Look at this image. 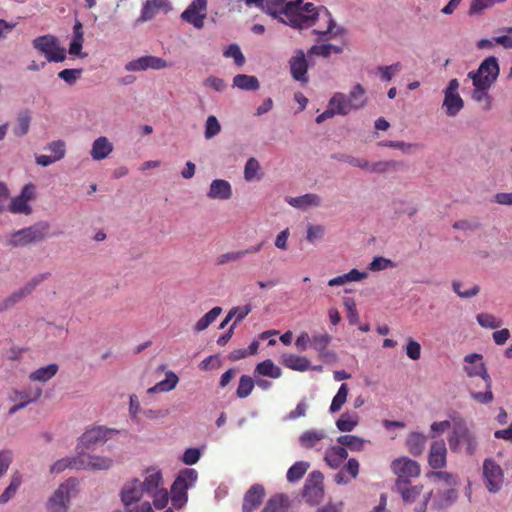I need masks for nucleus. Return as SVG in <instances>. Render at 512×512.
I'll return each mask as SVG.
<instances>
[{
	"label": "nucleus",
	"instance_id": "1",
	"mask_svg": "<svg viewBox=\"0 0 512 512\" xmlns=\"http://www.w3.org/2000/svg\"><path fill=\"white\" fill-rule=\"evenodd\" d=\"M261 9L277 19L279 22L295 29H307L314 26L319 19L326 23L325 29H314L313 34L318 35V41H324L342 35L345 31L333 29L336 24L332 14L325 6H315L304 0H263Z\"/></svg>",
	"mask_w": 512,
	"mask_h": 512
},
{
	"label": "nucleus",
	"instance_id": "2",
	"mask_svg": "<svg viewBox=\"0 0 512 512\" xmlns=\"http://www.w3.org/2000/svg\"><path fill=\"white\" fill-rule=\"evenodd\" d=\"M463 369L469 378L480 377L483 382L484 392H478L473 387V383L468 384L471 398L480 404H489L493 401L494 396L491 390L492 379L487 372V368L483 361V356L478 353L468 354L464 357Z\"/></svg>",
	"mask_w": 512,
	"mask_h": 512
},
{
	"label": "nucleus",
	"instance_id": "3",
	"mask_svg": "<svg viewBox=\"0 0 512 512\" xmlns=\"http://www.w3.org/2000/svg\"><path fill=\"white\" fill-rule=\"evenodd\" d=\"M330 104L337 107L338 115H347L352 110H358L366 104L365 89L361 84H356L349 95L335 93L330 99Z\"/></svg>",
	"mask_w": 512,
	"mask_h": 512
},
{
	"label": "nucleus",
	"instance_id": "4",
	"mask_svg": "<svg viewBox=\"0 0 512 512\" xmlns=\"http://www.w3.org/2000/svg\"><path fill=\"white\" fill-rule=\"evenodd\" d=\"M50 225L46 221H40L36 224L20 229L14 232L10 238V245L13 247H23L32 243L43 241L49 232Z\"/></svg>",
	"mask_w": 512,
	"mask_h": 512
},
{
	"label": "nucleus",
	"instance_id": "5",
	"mask_svg": "<svg viewBox=\"0 0 512 512\" xmlns=\"http://www.w3.org/2000/svg\"><path fill=\"white\" fill-rule=\"evenodd\" d=\"M197 480V472L194 469L183 470L171 486L172 505L180 509L187 502V490Z\"/></svg>",
	"mask_w": 512,
	"mask_h": 512
},
{
	"label": "nucleus",
	"instance_id": "6",
	"mask_svg": "<svg viewBox=\"0 0 512 512\" xmlns=\"http://www.w3.org/2000/svg\"><path fill=\"white\" fill-rule=\"evenodd\" d=\"M33 47L44 54L48 62H62L66 59L65 48L58 45V40L53 35L36 37L32 41Z\"/></svg>",
	"mask_w": 512,
	"mask_h": 512
},
{
	"label": "nucleus",
	"instance_id": "7",
	"mask_svg": "<svg viewBox=\"0 0 512 512\" xmlns=\"http://www.w3.org/2000/svg\"><path fill=\"white\" fill-rule=\"evenodd\" d=\"M498 75L499 65L497 58L494 56L486 58L476 71L468 73V77L472 79L473 86H483L487 84V87H491Z\"/></svg>",
	"mask_w": 512,
	"mask_h": 512
},
{
	"label": "nucleus",
	"instance_id": "8",
	"mask_svg": "<svg viewBox=\"0 0 512 512\" xmlns=\"http://www.w3.org/2000/svg\"><path fill=\"white\" fill-rule=\"evenodd\" d=\"M498 75L499 65L497 58L494 56L486 58L476 71L468 73V77L472 79L473 86H483L487 84V87H491Z\"/></svg>",
	"mask_w": 512,
	"mask_h": 512
},
{
	"label": "nucleus",
	"instance_id": "9",
	"mask_svg": "<svg viewBox=\"0 0 512 512\" xmlns=\"http://www.w3.org/2000/svg\"><path fill=\"white\" fill-rule=\"evenodd\" d=\"M498 75L499 65L497 58L494 56L486 58L476 71L468 73V77L472 79L473 86H483L487 84V87H491Z\"/></svg>",
	"mask_w": 512,
	"mask_h": 512
},
{
	"label": "nucleus",
	"instance_id": "10",
	"mask_svg": "<svg viewBox=\"0 0 512 512\" xmlns=\"http://www.w3.org/2000/svg\"><path fill=\"white\" fill-rule=\"evenodd\" d=\"M448 443L453 452L458 451L461 444L466 446L468 455H473L477 450V441L463 421L455 423L453 431L448 437Z\"/></svg>",
	"mask_w": 512,
	"mask_h": 512
},
{
	"label": "nucleus",
	"instance_id": "11",
	"mask_svg": "<svg viewBox=\"0 0 512 512\" xmlns=\"http://www.w3.org/2000/svg\"><path fill=\"white\" fill-rule=\"evenodd\" d=\"M484 484L490 493L501 490L504 482V473L501 466L492 458H486L483 462Z\"/></svg>",
	"mask_w": 512,
	"mask_h": 512
},
{
	"label": "nucleus",
	"instance_id": "12",
	"mask_svg": "<svg viewBox=\"0 0 512 512\" xmlns=\"http://www.w3.org/2000/svg\"><path fill=\"white\" fill-rule=\"evenodd\" d=\"M36 187L32 183L25 184L20 194L14 197L9 204V211L14 214L30 215L32 208L29 202L35 198Z\"/></svg>",
	"mask_w": 512,
	"mask_h": 512
},
{
	"label": "nucleus",
	"instance_id": "13",
	"mask_svg": "<svg viewBox=\"0 0 512 512\" xmlns=\"http://www.w3.org/2000/svg\"><path fill=\"white\" fill-rule=\"evenodd\" d=\"M48 276L49 273H43L33 277L22 288L13 292L2 302V304L0 305V312L13 307L16 303L30 295L40 283H42L45 279L48 278Z\"/></svg>",
	"mask_w": 512,
	"mask_h": 512
},
{
	"label": "nucleus",
	"instance_id": "14",
	"mask_svg": "<svg viewBox=\"0 0 512 512\" xmlns=\"http://www.w3.org/2000/svg\"><path fill=\"white\" fill-rule=\"evenodd\" d=\"M207 15V0H194L182 12L181 18L195 28L201 29L204 26V19Z\"/></svg>",
	"mask_w": 512,
	"mask_h": 512
},
{
	"label": "nucleus",
	"instance_id": "15",
	"mask_svg": "<svg viewBox=\"0 0 512 512\" xmlns=\"http://www.w3.org/2000/svg\"><path fill=\"white\" fill-rule=\"evenodd\" d=\"M458 87V80L452 79L445 89L443 107L448 116H456L464 106L463 99L457 92Z\"/></svg>",
	"mask_w": 512,
	"mask_h": 512
},
{
	"label": "nucleus",
	"instance_id": "16",
	"mask_svg": "<svg viewBox=\"0 0 512 512\" xmlns=\"http://www.w3.org/2000/svg\"><path fill=\"white\" fill-rule=\"evenodd\" d=\"M391 469L398 476V480L408 481L409 478L418 477L420 474V465L408 457L392 461Z\"/></svg>",
	"mask_w": 512,
	"mask_h": 512
},
{
	"label": "nucleus",
	"instance_id": "17",
	"mask_svg": "<svg viewBox=\"0 0 512 512\" xmlns=\"http://www.w3.org/2000/svg\"><path fill=\"white\" fill-rule=\"evenodd\" d=\"M170 65L163 58L147 55L142 56L128 62L125 65L127 71H144L147 69L161 70L169 67Z\"/></svg>",
	"mask_w": 512,
	"mask_h": 512
},
{
	"label": "nucleus",
	"instance_id": "18",
	"mask_svg": "<svg viewBox=\"0 0 512 512\" xmlns=\"http://www.w3.org/2000/svg\"><path fill=\"white\" fill-rule=\"evenodd\" d=\"M70 501L69 481L62 483L47 502L49 512H67Z\"/></svg>",
	"mask_w": 512,
	"mask_h": 512
},
{
	"label": "nucleus",
	"instance_id": "19",
	"mask_svg": "<svg viewBox=\"0 0 512 512\" xmlns=\"http://www.w3.org/2000/svg\"><path fill=\"white\" fill-rule=\"evenodd\" d=\"M428 464L432 469H442L447 464V448L444 440L434 441L429 450Z\"/></svg>",
	"mask_w": 512,
	"mask_h": 512
},
{
	"label": "nucleus",
	"instance_id": "20",
	"mask_svg": "<svg viewBox=\"0 0 512 512\" xmlns=\"http://www.w3.org/2000/svg\"><path fill=\"white\" fill-rule=\"evenodd\" d=\"M143 492L141 481L138 479H133L125 484L121 491V500L125 510L138 503L143 496Z\"/></svg>",
	"mask_w": 512,
	"mask_h": 512
},
{
	"label": "nucleus",
	"instance_id": "21",
	"mask_svg": "<svg viewBox=\"0 0 512 512\" xmlns=\"http://www.w3.org/2000/svg\"><path fill=\"white\" fill-rule=\"evenodd\" d=\"M265 496L264 487L260 484L252 485L245 493L242 504L243 512L255 511L263 502Z\"/></svg>",
	"mask_w": 512,
	"mask_h": 512
},
{
	"label": "nucleus",
	"instance_id": "22",
	"mask_svg": "<svg viewBox=\"0 0 512 512\" xmlns=\"http://www.w3.org/2000/svg\"><path fill=\"white\" fill-rule=\"evenodd\" d=\"M290 72L296 81L307 83V70L308 63L305 58V54L302 50H298L290 60H289Z\"/></svg>",
	"mask_w": 512,
	"mask_h": 512
},
{
	"label": "nucleus",
	"instance_id": "23",
	"mask_svg": "<svg viewBox=\"0 0 512 512\" xmlns=\"http://www.w3.org/2000/svg\"><path fill=\"white\" fill-rule=\"evenodd\" d=\"M112 432L113 430L101 426L91 428L81 436L80 444L85 448H89L96 444L105 443Z\"/></svg>",
	"mask_w": 512,
	"mask_h": 512
},
{
	"label": "nucleus",
	"instance_id": "24",
	"mask_svg": "<svg viewBox=\"0 0 512 512\" xmlns=\"http://www.w3.org/2000/svg\"><path fill=\"white\" fill-rule=\"evenodd\" d=\"M78 457L79 469L105 470L112 465V460L107 457L90 454H80Z\"/></svg>",
	"mask_w": 512,
	"mask_h": 512
},
{
	"label": "nucleus",
	"instance_id": "25",
	"mask_svg": "<svg viewBox=\"0 0 512 512\" xmlns=\"http://www.w3.org/2000/svg\"><path fill=\"white\" fill-rule=\"evenodd\" d=\"M304 495L317 498L323 495V474L320 471L310 473L304 486Z\"/></svg>",
	"mask_w": 512,
	"mask_h": 512
},
{
	"label": "nucleus",
	"instance_id": "26",
	"mask_svg": "<svg viewBox=\"0 0 512 512\" xmlns=\"http://www.w3.org/2000/svg\"><path fill=\"white\" fill-rule=\"evenodd\" d=\"M263 247V242L258 243L254 246H251L245 250H239V251H231L224 254H221L216 259L217 265H224L230 262H236L242 259L243 257L250 255V254H256L258 253Z\"/></svg>",
	"mask_w": 512,
	"mask_h": 512
},
{
	"label": "nucleus",
	"instance_id": "27",
	"mask_svg": "<svg viewBox=\"0 0 512 512\" xmlns=\"http://www.w3.org/2000/svg\"><path fill=\"white\" fill-rule=\"evenodd\" d=\"M332 337L327 332H323L320 334H315L311 338V347L318 353L321 359H328L329 357H333L334 354L327 350Z\"/></svg>",
	"mask_w": 512,
	"mask_h": 512
},
{
	"label": "nucleus",
	"instance_id": "28",
	"mask_svg": "<svg viewBox=\"0 0 512 512\" xmlns=\"http://www.w3.org/2000/svg\"><path fill=\"white\" fill-rule=\"evenodd\" d=\"M207 196L211 199H229L232 196L230 183L222 179L213 180Z\"/></svg>",
	"mask_w": 512,
	"mask_h": 512
},
{
	"label": "nucleus",
	"instance_id": "29",
	"mask_svg": "<svg viewBox=\"0 0 512 512\" xmlns=\"http://www.w3.org/2000/svg\"><path fill=\"white\" fill-rule=\"evenodd\" d=\"M396 489L406 503L415 502L421 496L422 492V486H410L409 482L405 480H397Z\"/></svg>",
	"mask_w": 512,
	"mask_h": 512
},
{
	"label": "nucleus",
	"instance_id": "30",
	"mask_svg": "<svg viewBox=\"0 0 512 512\" xmlns=\"http://www.w3.org/2000/svg\"><path fill=\"white\" fill-rule=\"evenodd\" d=\"M281 363L292 370L304 372L311 368L310 361L304 356L287 353L281 356Z\"/></svg>",
	"mask_w": 512,
	"mask_h": 512
},
{
	"label": "nucleus",
	"instance_id": "31",
	"mask_svg": "<svg viewBox=\"0 0 512 512\" xmlns=\"http://www.w3.org/2000/svg\"><path fill=\"white\" fill-rule=\"evenodd\" d=\"M112 151V143L108 140L107 137L101 136L93 142L90 154L93 160L99 161L108 157Z\"/></svg>",
	"mask_w": 512,
	"mask_h": 512
},
{
	"label": "nucleus",
	"instance_id": "32",
	"mask_svg": "<svg viewBox=\"0 0 512 512\" xmlns=\"http://www.w3.org/2000/svg\"><path fill=\"white\" fill-rule=\"evenodd\" d=\"M168 6L167 0H146L141 10V16L138 19L141 22H146L155 17L161 9Z\"/></svg>",
	"mask_w": 512,
	"mask_h": 512
},
{
	"label": "nucleus",
	"instance_id": "33",
	"mask_svg": "<svg viewBox=\"0 0 512 512\" xmlns=\"http://www.w3.org/2000/svg\"><path fill=\"white\" fill-rule=\"evenodd\" d=\"M427 438L425 435L412 432L409 434L406 440V445L410 454L419 456L423 453L426 446Z\"/></svg>",
	"mask_w": 512,
	"mask_h": 512
},
{
	"label": "nucleus",
	"instance_id": "34",
	"mask_svg": "<svg viewBox=\"0 0 512 512\" xmlns=\"http://www.w3.org/2000/svg\"><path fill=\"white\" fill-rule=\"evenodd\" d=\"M254 374L278 379L281 377L282 371L271 359H266L256 365Z\"/></svg>",
	"mask_w": 512,
	"mask_h": 512
},
{
	"label": "nucleus",
	"instance_id": "35",
	"mask_svg": "<svg viewBox=\"0 0 512 512\" xmlns=\"http://www.w3.org/2000/svg\"><path fill=\"white\" fill-rule=\"evenodd\" d=\"M162 483V474L160 471L155 469H149L147 470V475L144 479L142 484L143 491L147 492L148 494H151L160 488V485Z\"/></svg>",
	"mask_w": 512,
	"mask_h": 512
},
{
	"label": "nucleus",
	"instance_id": "36",
	"mask_svg": "<svg viewBox=\"0 0 512 512\" xmlns=\"http://www.w3.org/2000/svg\"><path fill=\"white\" fill-rule=\"evenodd\" d=\"M367 272H360L357 269H352L348 273L334 277L328 281L329 286H342L349 282L360 281L367 278Z\"/></svg>",
	"mask_w": 512,
	"mask_h": 512
},
{
	"label": "nucleus",
	"instance_id": "37",
	"mask_svg": "<svg viewBox=\"0 0 512 512\" xmlns=\"http://www.w3.org/2000/svg\"><path fill=\"white\" fill-rule=\"evenodd\" d=\"M58 370L59 366L52 363L30 373L29 379L34 382H47L57 374Z\"/></svg>",
	"mask_w": 512,
	"mask_h": 512
},
{
	"label": "nucleus",
	"instance_id": "38",
	"mask_svg": "<svg viewBox=\"0 0 512 512\" xmlns=\"http://www.w3.org/2000/svg\"><path fill=\"white\" fill-rule=\"evenodd\" d=\"M348 452L345 447L334 446L326 452L325 460L332 468H338L341 463L347 458Z\"/></svg>",
	"mask_w": 512,
	"mask_h": 512
},
{
	"label": "nucleus",
	"instance_id": "39",
	"mask_svg": "<svg viewBox=\"0 0 512 512\" xmlns=\"http://www.w3.org/2000/svg\"><path fill=\"white\" fill-rule=\"evenodd\" d=\"M233 87L246 91H256L259 89L260 85L255 76L238 74L233 78Z\"/></svg>",
	"mask_w": 512,
	"mask_h": 512
},
{
	"label": "nucleus",
	"instance_id": "40",
	"mask_svg": "<svg viewBox=\"0 0 512 512\" xmlns=\"http://www.w3.org/2000/svg\"><path fill=\"white\" fill-rule=\"evenodd\" d=\"M31 123V114L29 110H21L16 119V125L13 128V133L17 137L24 136L28 133Z\"/></svg>",
	"mask_w": 512,
	"mask_h": 512
},
{
	"label": "nucleus",
	"instance_id": "41",
	"mask_svg": "<svg viewBox=\"0 0 512 512\" xmlns=\"http://www.w3.org/2000/svg\"><path fill=\"white\" fill-rule=\"evenodd\" d=\"M288 202L295 208L305 209L309 206H319L321 199L316 194L308 193L299 197H292Z\"/></svg>",
	"mask_w": 512,
	"mask_h": 512
},
{
	"label": "nucleus",
	"instance_id": "42",
	"mask_svg": "<svg viewBox=\"0 0 512 512\" xmlns=\"http://www.w3.org/2000/svg\"><path fill=\"white\" fill-rule=\"evenodd\" d=\"M325 437H326V434L323 430H308V431H305L300 436L299 442L302 447H304L306 449H311Z\"/></svg>",
	"mask_w": 512,
	"mask_h": 512
},
{
	"label": "nucleus",
	"instance_id": "43",
	"mask_svg": "<svg viewBox=\"0 0 512 512\" xmlns=\"http://www.w3.org/2000/svg\"><path fill=\"white\" fill-rule=\"evenodd\" d=\"M490 87H487V84L483 86H474V91L472 93V99L478 103H483L482 109L488 111L491 109L492 101L491 97L488 94V90Z\"/></svg>",
	"mask_w": 512,
	"mask_h": 512
},
{
	"label": "nucleus",
	"instance_id": "44",
	"mask_svg": "<svg viewBox=\"0 0 512 512\" xmlns=\"http://www.w3.org/2000/svg\"><path fill=\"white\" fill-rule=\"evenodd\" d=\"M359 422L358 415L356 413H343L336 422L337 428L342 432L352 431Z\"/></svg>",
	"mask_w": 512,
	"mask_h": 512
},
{
	"label": "nucleus",
	"instance_id": "45",
	"mask_svg": "<svg viewBox=\"0 0 512 512\" xmlns=\"http://www.w3.org/2000/svg\"><path fill=\"white\" fill-rule=\"evenodd\" d=\"M179 379L174 372H168L166 378L158 382L154 387L150 388L148 392H166L174 389Z\"/></svg>",
	"mask_w": 512,
	"mask_h": 512
},
{
	"label": "nucleus",
	"instance_id": "46",
	"mask_svg": "<svg viewBox=\"0 0 512 512\" xmlns=\"http://www.w3.org/2000/svg\"><path fill=\"white\" fill-rule=\"evenodd\" d=\"M222 308L216 306L212 308L209 312H207L203 317H201L195 324L194 330L197 332H201L205 330L211 323H213L216 318L221 314Z\"/></svg>",
	"mask_w": 512,
	"mask_h": 512
},
{
	"label": "nucleus",
	"instance_id": "47",
	"mask_svg": "<svg viewBox=\"0 0 512 512\" xmlns=\"http://www.w3.org/2000/svg\"><path fill=\"white\" fill-rule=\"evenodd\" d=\"M348 385L343 383L336 395L333 397L329 411L330 413H336L341 410L342 406L346 403L348 397Z\"/></svg>",
	"mask_w": 512,
	"mask_h": 512
},
{
	"label": "nucleus",
	"instance_id": "48",
	"mask_svg": "<svg viewBox=\"0 0 512 512\" xmlns=\"http://www.w3.org/2000/svg\"><path fill=\"white\" fill-rule=\"evenodd\" d=\"M22 482L21 475L16 472L13 474L10 484L4 490V492L0 495V504L7 503L16 493L17 489L20 487Z\"/></svg>",
	"mask_w": 512,
	"mask_h": 512
},
{
	"label": "nucleus",
	"instance_id": "49",
	"mask_svg": "<svg viewBox=\"0 0 512 512\" xmlns=\"http://www.w3.org/2000/svg\"><path fill=\"white\" fill-rule=\"evenodd\" d=\"M309 463L305 461H298L294 463L287 471V480L289 482H296L300 480L309 468Z\"/></svg>",
	"mask_w": 512,
	"mask_h": 512
},
{
	"label": "nucleus",
	"instance_id": "50",
	"mask_svg": "<svg viewBox=\"0 0 512 512\" xmlns=\"http://www.w3.org/2000/svg\"><path fill=\"white\" fill-rule=\"evenodd\" d=\"M338 443L352 451H361L364 448L365 441L354 435H342L338 438Z\"/></svg>",
	"mask_w": 512,
	"mask_h": 512
},
{
	"label": "nucleus",
	"instance_id": "51",
	"mask_svg": "<svg viewBox=\"0 0 512 512\" xmlns=\"http://www.w3.org/2000/svg\"><path fill=\"white\" fill-rule=\"evenodd\" d=\"M287 503L283 495H275L266 503L262 512H286Z\"/></svg>",
	"mask_w": 512,
	"mask_h": 512
},
{
	"label": "nucleus",
	"instance_id": "52",
	"mask_svg": "<svg viewBox=\"0 0 512 512\" xmlns=\"http://www.w3.org/2000/svg\"><path fill=\"white\" fill-rule=\"evenodd\" d=\"M254 386L255 382L252 377L248 375H242L239 379L236 395L241 399L246 398L251 394Z\"/></svg>",
	"mask_w": 512,
	"mask_h": 512
},
{
	"label": "nucleus",
	"instance_id": "53",
	"mask_svg": "<svg viewBox=\"0 0 512 512\" xmlns=\"http://www.w3.org/2000/svg\"><path fill=\"white\" fill-rule=\"evenodd\" d=\"M402 166V163L395 161V160H389V161H379L375 163H370V167H368L369 172L374 173H386L390 170H397Z\"/></svg>",
	"mask_w": 512,
	"mask_h": 512
},
{
	"label": "nucleus",
	"instance_id": "54",
	"mask_svg": "<svg viewBox=\"0 0 512 512\" xmlns=\"http://www.w3.org/2000/svg\"><path fill=\"white\" fill-rule=\"evenodd\" d=\"M79 457L76 458H62L57 460L50 467L51 473H60L63 472L67 468H76L79 469Z\"/></svg>",
	"mask_w": 512,
	"mask_h": 512
},
{
	"label": "nucleus",
	"instance_id": "55",
	"mask_svg": "<svg viewBox=\"0 0 512 512\" xmlns=\"http://www.w3.org/2000/svg\"><path fill=\"white\" fill-rule=\"evenodd\" d=\"M477 322L480 326L495 329L501 326L502 322L492 314L480 313L477 315Z\"/></svg>",
	"mask_w": 512,
	"mask_h": 512
},
{
	"label": "nucleus",
	"instance_id": "56",
	"mask_svg": "<svg viewBox=\"0 0 512 512\" xmlns=\"http://www.w3.org/2000/svg\"><path fill=\"white\" fill-rule=\"evenodd\" d=\"M225 57L233 58L237 66H242L245 63V57L237 44H231L223 54Z\"/></svg>",
	"mask_w": 512,
	"mask_h": 512
},
{
	"label": "nucleus",
	"instance_id": "57",
	"mask_svg": "<svg viewBox=\"0 0 512 512\" xmlns=\"http://www.w3.org/2000/svg\"><path fill=\"white\" fill-rule=\"evenodd\" d=\"M221 130L220 123L218 122L217 118L213 115L209 116L206 120L205 125V138L211 139L214 136H216Z\"/></svg>",
	"mask_w": 512,
	"mask_h": 512
},
{
	"label": "nucleus",
	"instance_id": "58",
	"mask_svg": "<svg viewBox=\"0 0 512 512\" xmlns=\"http://www.w3.org/2000/svg\"><path fill=\"white\" fill-rule=\"evenodd\" d=\"M496 0H473L469 7V15H476L482 13L485 9L492 7Z\"/></svg>",
	"mask_w": 512,
	"mask_h": 512
},
{
	"label": "nucleus",
	"instance_id": "59",
	"mask_svg": "<svg viewBox=\"0 0 512 512\" xmlns=\"http://www.w3.org/2000/svg\"><path fill=\"white\" fill-rule=\"evenodd\" d=\"M153 497V505L157 509H163L168 504V492L166 489H159L150 494Z\"/></svg>",
	"mask_w": 512,
	"mask_h": 512
},
{
	"label": "nucleus",
	"instance_id": "60",
	"mask_svg": "<svg viewBox=\"0 0 512 512\" xmlns=\"http://www.w3.org/2000/svg\"><path fill=\"white\" fill-rule=\"evenodd\" d=\"M46 149L54 154L53 157L56 159V161L64 158L66 153L65 142L62 140L52 141L48 144Z\"/></svg>",
	"mask_w": 512,
	"mask_h": 512
},
{
	"label": "nucleus",
	"instance_id": "61",
	"mask_svg": "<svg viewBox=\"0 0 512 512\" xmlns=\"http://www.w3.org/2000/svg\"><path fill=\"white\" fill-rule=\"evenodd\" d=\"M260 169L259 162L255 158H250L245 164L244 177L247 181H251L255 178L257 172Z\"/></svg>",
	"mask_w": 512,
	"mask_h": 512
},
{
	"label": "nucleus",
	"instance_id": "62",
	"mask_svg": "<svg viewBox=\"0 0 512 512\" xmlns=\"http://www.w3.org/2000/svg\"><path fill=\"white\" fill-rule=\"evenodd\" d=\"M344 305L348 312L349 324L355 325L359 321V315L356 308V303L353 299L347 298L344 300Z\"/></svg>",
	"mask_w": 512,
	"mask_h": 512
},
{
	"label": "nucleus",
	"instance_id": "63",
	"mask_svg": "<svg viewBox=\"0 0 512 512\" xmlns=\"http://www.w3.org/2000/svg\"><path fill=\"white\" fill-rule=\"evenodd\" d=\"M252 310V306L250 304L244 306L234 307L230 310L231 314L235 318L233 326H236L239 322H241Z\"/></svg>",
	"mask_w": 512,
	"mask_h": 512
},
{
	"label": "nucleus",
	"instance_id": "64",
	"mask_svg": "<svg viewBox=\"0 0 512 512\" xmlns=\"http://www.w3.org/2000/svg\"><path fill=\"white\" fill-rule=\"evenodd\" d=\"M81 73V69H64L58 73V77L72 85L80 77Z\"/></svg>",
	"mask_w": 512,
	"mask_h": 512
}]
</instances>
